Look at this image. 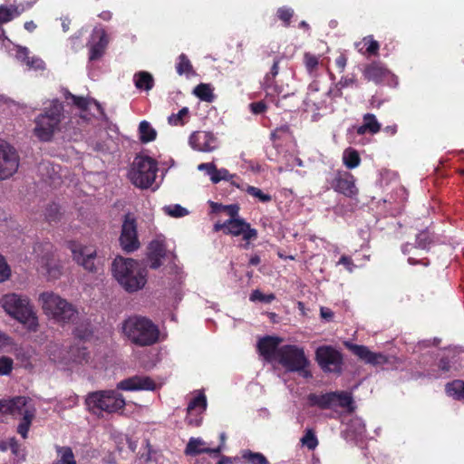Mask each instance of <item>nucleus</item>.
<instances>
[{
    "mask_svg": "<svg viewBox=\"0 0 464 464\" xmlns=\"http://www.w3.org/2000/svg\"><path fill=\"white\" fill-rule=\"evenodd\" d=\"M111 273L119 285L127 292L142 289L147 283V269L139 261L117 256L111 264Z\"/></svg>",
    "mask_w": 464,
    "mask_h": 464,
    "instance_id": "1",
    "label": "nucleus"
},
{
    "mask_svg": "<svg viewBox=\"0 0 464 464\" xmlns=\"http://www.w3.org/2000/svg\"><path fill=\"white\" fill-rule=\"evenodd\" d=\"M4 311L19 322L28 332L36 333L39 320L33 304L26 295L15 293L6 294L0 299Z\"/></svg>",
    "mask_w": 464,
    "mask_h": 464,
    "instance_id": "2",
    "label": "nucleus"
},
{
    "mask_svg": "<svg viewBox=\"0 0 464 464\" xmlns=\"http://www.w3.org/2000/svg\"><path fill=\"white\" fill-rule=\"evenodd\" d=\"M124 335L139 346L152 345L159 340L158 326L149 318L143 316H130L122 324Z\"/></svg>",
    "mask_w": 464,
    "mask_h": 464,
    "instance_id": "3",
    "label": "nucleus"
},
{
    "mask_svg": "<svg viewBox=\"0 0 464 464\" xmlns=\"http://www.w3.org/2000/svg\"><path fill=\"white\" fill-rule=\"evenodd\" d=\"M63 118V103L57 99L51 101L34 119V135L42 141L51 140L54 133L61 130Z\"/></svg>",
    "mask_w": 464,
    "mask_h": 464,
    "instance_id": "4",
    "label": "nucleus"
},
{
    "mask_svg": "<svg viewBox=\"0 0 464 464\" xmlns=\"http://www.w3.org/2000/svg\"><path fill=\"white\" fill-rule=\"evenodd\" d=\"M39 301L44 314L58 323H74L78 317L76 308L66 299L53 292L42 293Z\"/></svg>",
    "mask_w": 464,
    "mask_h": 464,
    "instance_id": "5",
    "label": "nucleus"
},
{
    "mask_svg": "<svg viewBox=\"0 0 464 464\" xmlns=\"http://www.w3.org/2000/svg\"><path fill=\"white\" fill-rule=\"evenodd\" d=\"M90 411L97 414L101 411L115 413L122 411L126 401L122 394L115 390H105L91 392L85 400Z\"/></svg>",
    "mask_w": 464,
    "mask_h": 464,
    "instance_id": "6",
    "label": "nucleus"
},
{
    "mask_svg": "<svg viewBox=\"0 0 464 464\" xmlns=\"http://www.w3.org/2000/svg\"><path fill=\"white\" fill-rule=\"evenodd\" d=\"M158 163L148 156H137L129 170L128 177L130 182L137 188H151L156 180Z\"/></svg>",
    "mask_w": 464,
    "mask_h": 464,
    "instance_id": "7",
    "label": "nucleus"
},
{
    "mask_svg": "<svg viewBox=\"0 0 464 464\" xmlns=\"http://www.w3.org/2000/svg\"><path fill=\"white\" fill-rule=\"evenodd\" d=\"M276 361L289 372H299L303 377L309 378L311 372L306 370L309 362L304 349L296 345H284L276 353Z\"/></svg>",
    "mask_w": 464,
    "mask_h": 464,
    "instance_id": "8",
    "label": "nucleus"
},
{
    "mask_svg": "<svg viewBox=\"0 0 464 464\" xmlns=\"http://www.w3.org/2000/svg\"><path fill=\"white\" fill-rule=\"evenodd\" d=\"M309 403L313 406H318L321 409L336 410L343 408L348 411L354 410L352 395L346 392H334L324 394L312 393L308 396Z\"/></svg>",
    "mask_w": 464,
    "mask_h": 464,
    "instance_id": "9",
    "label": "nucleus"
},
{
    "mask_svg": "<svg viewBox=\"0 0 464 464\" xmlns=\"http://www.w3.org/2000/svg\"><path fill=\"white\" fill-rule=\"evenodd\" d=\"M319 91H320V84L317 81H313L307 88V93L304 100V104L307 109H315V110H322V109H330L333 111V108L330 104H328L326 99H335L339 98L343 95V89L339 88V85L334 83L330 89L323 94L324 97V99L319 97Z\"/></svg>",
    "mask_w": 464,
    "mask_h": 464,
    "instance_id": "10",
    "label": "nucleus"
},
{
    "mask_svg": "<svg viewBox=\"0 0 464 464\" xmlns=\"http://www.w3.org/2000/svg\"><path fill=\"white\" fill-rule=\"evenodd\" d=\"M315 360L324 372L341 373L343 355L334 347L323 345L315 351Z\"/></svg>",
    "mask_w": 464,
    "mask_h": 464,
    "instance_id": "11",
    "label": "nucleus"
},
{
    "mask_svg": "<svg viewBox=\"0 0 464 464\" xmlns=\"http://www.w3.org/2000/svg\"><path fill=\"white\" fill-rule=\"evenodd\" d=\"M16 150L7 141L0 139V179L12 177L19 168Z\"/></svg>",
    "mask_w": 464,
    "mask_h": 464,
    "instance_id": "12",
    "label": "nucleus"
},
{
    "mask_svg": "<svg viewBox=\"0 0 464 464\" xmlns=\"http://www.w3.org/2000/svg\"><path fill=\"white\" fill-rule=\"evenodd\" d=\"M219 230H224L226 234L235 237L242 235L243 239L247 243L257 237L256 229L252 228L249 223L240 218H229L223 223H216L214 225V231L218 232Z\"/></svg>",
    "mask_w": 464,
    "mask_h": 464,
    "instance_id": "13",
    "label": "nucleus"
},
{
    "mask_svg": "<svg viewBox=\"0 0 464 464\" xmlns=\"http://www.w3.org/2000/svg\"><path fill=\"white\" fill-rule=\"evenodd\" d=\"M119 240L122 250L127 253L134 252L140 247L137 223L135 218L130 214L125 215Z\"/></svg>",
    "mask_w": 464,
    "mask_h": 464,
    "instance_id": "14",
    "label": "nucleus"
},
{
    "mask_svg": "<svg viewBox=\"0 0 464 464\" xmlns=\"http://www.w3.org/2000/svg\"><path fill=\"white\" fill-rule=\"evenodd\" d=\"M69 248L72 251L73 260L90 272L97 270L95 265L96 249L91 246H83L77 242H71Z\"/></svg>",
    "mask_w": 464,
    "mask_h": 464,
    "instance_id": "15",
    "label": "nucleus"
},
{
    "mask_svg": "<svg viewBox=\"0 0 464 464\" xmlns=\"http://www.w3.org/2000/svg\"><path fill=\"white\" fill-rule=\"evenodd\" d=\"M355 178L348 171H337L331 181L334 191L347 198H356L359 190L355 185Z\"/></svg>",
    "mask_w": 464,
    "mask_h": 464,
    "instance_id": "16",
    "label": "nucleus"
},
{
    "mask_svg": "<svg viewBox=\"0 0 464 464\" xmlns=\"http://www.w3.org/2000/svg\"><path fill=\"white\" fill-rule=\"evenodd\" d=\"M189 146L198 151L211 152L218 149L217 137L209 131L198 130L190 134L188 138Z\"/></svg>",
    "mask_w": 464,
    "mask_h": 464,
    "instance_id": "17",
    "label": "nucleus"
},
{
    "mask_svg": "<svg viewBox=\"0 0 464 464\" xmlns=\"http://www.w3.org/2000/svg\"><path fill=\"white\" fill-rule=\"evenodd\" d=\"M108 43L109 39L105 30L101 27H95L87 44L90 49L89 59L91 61L100 59L103 55Z\"/></svg>",
    "mask_w": 464,
    "mask_h": 464,
    "instance_id": "18",
    "label": "nucleus"
},
{
    "mask_svg": "<svg viewBox=\"0 0 464 464\" xmlns=\"http://www.w3.org/2000/svg\"><path fill=\"white\" fill-rule=\"evenodd\" d=\"M116 387L126 392L154 391L156 383L148 376L135 375L119 382Z\"/></svg>",
    "mask_w": 464,
    "mask_h": 464,
    "instance_id": "19",
    "label": "nucleus"
},
{
    "mask_svg": "<svg viewBox=\"0 0 464 464\" xmlns=\"http://www.w3.org/2000/svg\"><path fill=\"white\" fill-rule=\"evenodd\" d=\"M207 408V398L203 392H198L188 404L186 418L189 425L199 426L201 418L198 417Z\"/></svg>",
    "mask_w": 464,
    "mask_h": 464,
    "instance_id": "20",
    "label": "nucleus"
},
{
    "mask_svg": "<svg viewBox=\"0 0 464 464\" xmlns=\"http://www.w3.org/2000/svg\"><path fill=\"white\" fill-rule=\"evenodd\" d=\"M15 50V58L24 64L28 70L44 71L45 69V63L38 56H30L28 48L14 45Z\"/></svg>",
    "mask_w": 464,
    "mask_h": 464,
    "instance_id": "21",
    "label": "nucleus"
},
{
    "mask_svg": "<svg viewBox=\"0 0 464 464\" xmlns=\"http://www.w3.org/2000/svg\"><path fill=\"white\" fill-rule=\"evenodd\" d=\"M350 349L355 355L367 363L380 365L387 362V358L384 354L381 353H373L364 345L352 344L350 345Z\"/></svg>",
    "mask_w": 464,
    "mask_h": 464,
    "instance_id": "22",
    "label": "nucleus"
},
{
    "mask_svg": "<svg viewBox=\"0 0 464 464\" xmlns=\"http://www.w3.org/2000/svg\"><path fill=\"white\" fill-rule=\"evenodd\" d=\"M50 246L46 247V253L38 260V270L46 274L50 278L55 279L61 275V266L49 251Z\"/></svg>",
    "mask_w": 464,
    "mask_h": 464,
    "instance_id": "23",
    "label": "nucleus"
},
{
    "mask_svg": "<svg viewBox=\"0 0 464 464\" xmlns=\"http://www.w3.org/2000/svg\"><path fill=\"white\" fill-rule=\"evenodd\" d=\"M0 350L14 354L17 359L26 360L28 357L24 347L18 344L12 336L0 330Z\"/></svg>",
    "mask_w": 464,
    "mask_h": 464,
    "instance_id": "24",
    "label": "nucleus"
},
{
    "mask_svg": "<svg viewBox=\"0 0 464 464\" xmlns=\"http://www.w3.org/2000/svg\"><path fill=\"white\" fill-rule=\"evenodd\" d=\"M281 339L266 336L259 340L257 348L260 354L267 361H276V353L279 349Z\"/></svg>",
    "mask_w": 464,
    "mask_h": 464,
    "instance_id": "25",
    "label": "nucleus"
},
{
    "mask_svg": "<svg viewBox=\"0 0 464 464\" xmlns=\"http://www.w3.org/2000/svg\"><path fill=\"white\" fill-rule=\"evenodd\" d=\"M390 72L380 63H372L367 65L363 71V76L366 80L380 83L384 81Z\"/></svg>",
    "mask_w": 464,
    "mask_h": 464,
    "instance_id": "26",
    "label": "nucleus"
},
{
    "mask_svg": "<svg viewBox=\"0 0 464 464\" xmlns=\"http://www.w3.org/2000/svg\"><path fill=\"white\" fill-rule=\"evenodd\" d=\"M220 451L221 446H218L216 449L208 448L206 447V442L200 438H190L185 449V453L191 456L200 453L219 454Z\"/></svg>",
    "mask_w": 464,
    "mask_h": 464,
    "instance_id": "27",
    "label": "nucleus"
},
{
    "mask_svg": "<svg viewBox=\"0 0 464 464\" xmlns=\"http://www.w3.org/2000/svg\"><path fill=\"white\" fill-rule=\"evenodd\" d=\"M166 249L164 244L160 239L152 240L149 245L150 266L157 269L161 266V258L165 256Z\"/></svg>",
    "mask_w": 464,
    "mask_h": 464,
    "instance_id": "28",
    "label": "nucleus"
},
{
    "mask_svg": "<svg viewBox=\"0 0 464 464\" xmlns=\"http://www.w3.org/2000/svg\"><path fill=\"white\" fill-rule=\"evenodd\" d=\"M65 99L66 100L70 99L72 101V102L78 109L81 110L82 112H84L87 110H91L92 107H94L99 113H101L102 115L103 114L101 105L96 101H94L92 99H87V98L81 97V96H75L68 92H66V93H65Z\"/></svg>",
    "mask_w": 464,
    "mask_h": 464,
    "instance_id": "29",
    "label": "nucleus"
},
{
    "mask_svg": "<svg viewBox=\"0 0 464 464\" xmlns=\"http://www.w3.org/2000/svg\"><path fill=\"white\" fill-rule=\"evenodd\" d=\"M32 4L26 3L25 5L21 4L19 5H0V23H7L13 18L20 15L23 12L29 9Z\"/></svg>",
    "mask_w": 464,
    "mask_h": 464,
    "instance_id": "30",
    "label": "nucleus"
},
{
    "mask_svg": "<svg viewBox=\"0 0 464 464\" xmlns=\"http://www.w3.org/2000/svg\"><path fill=\"white\" fill-rule=\"evenodd\" d=\"M133 82L138 90L149 92L154 86L153 76L145 71H140L133 75Z\"/></svg>",
    "mask_w": 464,
    "mask_h": 464,
    "instance_id": "31",
    "label": "nucleus"
},
{
    "mask_svg": "<svg viewBox=\"0 0 464 464\" xmlns=\"http://www.w3.org/2000/svg\"><path fill=\"white\" fill-rule=\"evenodd\" d=\"M365 423L361 418H353L347 424V434L353 440L362 439L365 434Z\"/></svg>",
    "mask_w": 464,
    "mask_h": 464,
    "instance_id": "32",
    "label": "nucleus"
},
{
    "mask_svg": "<svg viewBox=\"0 0 464 464\" xmlns=\"http://www.w3.org/2000/svg\"><path fill=\"white\" fill-rule=\"evenodd\" d=\"M381 129V124L378 122L374 114L366 113L363 116V123L358 128L359 134L370 132L372 134L377 133Z\"/></svg>",
    "mask_w": 464,
    "mask_h": 464,
    "instance_id": "33",
    "label": "nucleus"
},
{
    "mask_svg": "<svg viewBox=\"0 0 464 464\" xmlns=\"http://www.w3.org/2000/svg\"><path fill=\"white\" fill-rule=\"evenodd\" d=\"M457 361V351L454 349H449L444 352V354L440 361L439 366L443 372H450L452 369L456 370Z\"/></svg>",
    "mask_w": 464,
    "mask_h": 464,
    "instance_id": "34",
    "label": "nucleus"
},
{
    "mask_svg": "<svg viewBox=\"0 0 464 464\" xmlns=\"http://www.w3.org/2000/svg\"><path fill=\"white\" fill-rule=\"evenodd\" d=\"M57 459L52 464H76L74 454L70 447H56Z\"/></svg>",
    "mask_w": 464,
    "mask_h": 464,
    "instance_id": "35",
    "label": "nucleus"
},
{
    "mask_svg": "<svg viewBox=\"0 0 464 464\" xmlns=\"http://www.w3.org/2000/svg\"><path fill=\"white\" fill-rule=\"evenodd\" d=\"M278 60H276L271 67L270 72H268L264 78V89L266 90L267 94H273L276 92V86L274 85V79L278 74L279 66Z\"/></svg>",
    "mask_w": 464,
    "mask_h": 464,
    "instance_id": "36",
    "label": "nucleus"
},
{
    "mask_svg": "<svg viewBox=\"0 0 464 464\" xmlns=\"http://www.w3.org/2000/svg\"><path fill=\"white\" fill-rule=\"evenodd\" d=\"M176 71L179 75H186V77H188V78L195 75L193 66H192L189 59L188 58V56L184 53H181L178 57V61L176 63Z\"/></svg>",
    "mask_w": 464,
    "mask_h": 464,
    "instance_id": "37",
    "label": "nucleus"
},
{
    "mask_svg": "<svg viewBox=\"0 0 464 464\" xmlns=\"http://www.w3.org/2000/svg\"><path fill=\"white\" fill-rule=\"evenodd\" d=\"M446 393L457 400L464 401V382L455 380L449 382L445 387Z\"/></svg>",
    "mask_w": 464,
    "mask_h": 464,
    "instance_id": "38",
    "label": "nucleus"
},
{
    "mask_svg": "<svg viewBox=\"0 0 464 464\" xmlns=\"http://www.w3.org/2000/svg\"><path fill=\"white\" fill-rule=\"evenodd\" d=\"M140 140L143 143H148L156 139L157 131L150 122L142 121L139 125Z\"/></svg>",
    "mask_w": 464,
    "mask_h": 464,
    "instance_id": "39",
    "label": "nucleus"
},
{
    "mask_svg": "<svg viewBox=\"0 0 464 464\" xmlns=\"http://www.w3.org/2000/svg\"><path fill=\"white\" fill-rule=\"evenodd\" d=\"M343 162L347 169H352L360 165L361 159L354 149L348 148L343 153Z\"/></svg>",
    "mask_w": 464,
    "mask_h": 464,
    "instance_id": "40",
    "label": "nucleus"
},
{
    "mask_svg": "<svg viewBox=\"0 0 464 464\" xmlns=\"http://www.w3.org/2000/svg\"><path fill=\"white\" fill-rule=\"evenodd\" d=\"M193 93L204 102H211L214 100L213 89L207 83H200L197 85Z\"/></svg>",
    "mask_w": 464,
    "mask_h": 464,
    "instance_id": "41",
    "label": "nucleus"
},
{
    "mask_svg": "<svg viewBox=\"0 0 464 464\" xmlns=\"http://www.w3.org/2000/svg\"><path fill=\"white\" fill-rule=\"evenodd\" d=\"M189 119V110L183 107L178 113H172L168 117V122L172 126H183Z\"/></svg>",
    "mask_w": 464,
    "mask_h": 464,
    "instance_id": "42",
    "label": "nucleus"
},
{
    "mask_svg": "<svg viewBox=\"0 0 464 464\" xmlns=\"http://www.w3.org/2000/svg\"><path fill=\"white\" fill-rule=\"evenodd\" d=\"M163 212L172 218H183L188 214V210L179 204L168 205L162 208Z\"/></svg>",
    "mask_w": 464,
    "mask_h": 464,
    "instance_id": "43",
    "label": "nucleus"
},
{
    "mask_svg": "<svg viewBox=\"0 0 464 464\" xmlns=\"http://www.w3.org/2000/svg\"><path fill=\"white\" fill-rule=\"evenodd\" d=\"M242 458L251 464H270L267 459L259 452H253L251 450H244Z\"/></svg>",
    "mask_w": 464,
    "mask_h": 464,
    "instance_id": "44",
    "label": "nucleus"
},
{
    "mask_svg": "<svg viewBox=\"0 0 464 464\" xmlns=\"http://www.w3.org/2000/svg\"><path fill=\"white\" fill-rule=\"evenodd\" d=\"M362 44H363V45L366 46L365 53L369 54H376L378 53L380 47L379 44L377 41L373 40L372 36L364 37L362 42L356 44V48L361 53H362V48L360 47Z\"/></svg>",
    "mask_w": 464,
    "mask_h": 464,
    "instance_id": "45",
    "label": "nucleus"
},
{
    "mask_svg": "<svg viewBox=\"0 0 464 464\" xmlns=\"http://www.w3.org/2000/svg\"><path fill=\"white\" fill-rule=\"evenodd\" d=\"M304 63L308 73L314 76L319 64L318 57L310 53H305L304 55Z\"/></svg>",
    "mask_w": 464,
    "mask_h": 464,
    "instance_id": "46",
    "label": "nucleus"
},
{
    "mask_svg": "<svg viewBox=\"0 0 464 464\" xmlns=\"http://www.w3.org/2000/svg\"><path fill=\"white\" fill-rule=\"evenodd\" d=\"M233 178H235V175L230 174L227 169L222 168L218 169L216 168L210 178V180L214 184H217L221 180L230 181Z\"/></svg>",
    "mask_w": 464,
    "mask_h": 464,
    "instance_id": "47",
    "label": "nucleus"
},
{
    "mask_svg": "<svg viewBox=\"0 0 464 464\" xmlns=\"http://www.w3.org/2000/svg\"><path fill=\"white\" fill-rule=\"evenodd\" d=\"M431 242L430 233L427 230L420 232L416 236L415 247L420 249H427Z\"/></svg>",
    "mask_w": 464,
    "mask_h": 464,
    "instance_id": "48",
    "label": "nucleus"
},
{
    "mask_svg": "<svg viewBox=\"0 0 464 464\" xmlns=\"http://www.w3.org/2000/svg\"><path fill=\"white\" fill-rule=\"evenodd\" d=\"M249 195L258 198L261 202H268L271 200V196L264 193L260 188L253 186L246 185L244 188Z\"/></svg>",
    "mask_w": 464,
    "mask_h": 464,
    "instance_id": "49",
    "label": "nucleus"
},
{
    "mask_svg": "<svg viewBox=\"0 0 464 464\" xmlns=\"http://www.w3.org/2000/svg\"><path fill=\"white\" fill-rule=\"evenodd\" d=\"M275 298L276 297L273 294L264 295L261 291H259L257 289L254 290L252 292V294L250 295V300L252 302L259 301L262 303L268 304V303H271Z\"/></svg>",
    "mask_w": 464,
    "mask_h": 464,
    "instance_id": "50",
    "label": "nucleus"
},
{
    "mask_svg": "<svg viewBox=\"0 0 464 464\" xmlns=\"http://www.w3.org/2000/svg\"><path fill=\"white\" fill-rule=\"evenodd\" d=\"M13 360L10 357H0V376L8 375L13 370Z\"/></svg>",
    "mask_w": 464,
    "mask_h": 464,
    "instance_id": "51",
    "label": "nucleus"
},
{
    "mask_svg": "<svg viewBox=\"0 0 464 464\" xmlns=\"http://www.w3.org/2000/svg\"><path fill=\"white\" fill-rule=\"evenodd\" d=\"M303 445L306 446L309 450H314L318 445V440L315 435L308 430L305 435L301 439Z\"/></svg>",
    "mask_w": 464,
    "mask_h": 464,
    "instance_id": "52",
    "label": "nucleus"
},
{
    "mask_svg": "<svg viewBox=\"0 0 464 464\" xmlns=\"http://www.w3.org/2000/svg\"><path fill=\"white\" fill-rule=\"evenodd\" d=\"M294 11L289 7H281L277 10V16L280 20L285 22V25H289L290 20L293 17Z\"/></svg>",
    "mask_w": 464,
    "mask_h": 464,
    "instance_id": "53",
    "label": "nucleus"
},
{
    "mask_svg": "<svg viewBox=\"0 0 464 464\" xmlns=\"http://www.w3.org/2000/svg\"><path fill=\"white\" fill-rule=\"evenodd\" d=\"M216 165L213 163V162H208V163H201L198 166V169L200 170V171H205L206 174L209 177V179L211 178L215 169H216Z\"/></svg>",
    "mask_w": 464,
    "mask_h": 464,
    "instance_id": "54",
    "label": "nucleus"
},
{
    "mask_svg": "<svg viewBox=\"0 0 464 464\" xmlns=\"http://www.w3.org/2000/svg\"><path fill=\"white\" fill-rule=\"evenodd\" d=\"M224 208V211H226L227 213V215L230 217V218H237V215H238V210H239V208L237 205L236 204H233V205H227V206H225L223 207Z\"/></svg>",
    "mask_w": 464,
    "mask_h": 464,
    "instance_id": "55",
    "label": "nucleus"
},
{
    "mask_svg": "<svg viewBox=\"0 0 464 464\" xmlns=\"http://www.w3.org/2000/svg\"><path fill=\"white\" fill-rule=\"evenodd\" d=\"M266 104L262 102H253L250 104L251 111L254 114H260L266 111Z\"/></svg>",
    "mask_w": 464,
    "mask_h": 464,
    "instance_id": "56",
    "label": "nucleus"
},
{
    "mask_svg": "<svg viewBox=\"0 0 464 464\" xmlns=\"http://www.w3.org/2000/svg\"><path fill=\"white\" fill-rule=\"evenodd\" d=\"M320 314L322 319H324L326 322H331L334 319L333 311L327 307H321Z\"/></svg>",
    "mask_w": 464,
    "mask_h": 464,
    "instance_id": "57",
    "label": "nucleus"
},
{
    "mask_svg": "<svg viewBox=\"0 0 464 464\" xmlns=\"http://www.w3.org/2000/svg\"><path fill=\"white\" fill-rule=\"evenodd\" d=\"M3 271L4 274H5V276L1 280V282H4L5 280H6L9 276H10V269L7 266V264L5 263V259L3 258V256H0V272Z\"/></svg>",
    "mask_w": 464,
    "mask_h": 464,
    "instance_id": "58",
    "label": "nucleus"
},
{
    "mask_svg": "<svg viewBox=\"0 0 464 464\" xmlns=\"http://www.w3.org/2000/svg\"><path fill=\"white\" fill-rule=\"evenodd\" d=\"M339 265H343L347 270H349L350 272L353 271V261L352 259L349 257V256H343L339 262H338Z\"/></svg>",
    "mask_w": 464,
    "mask_h": 464,
    "instance_id": "59",
    "label": "nucleus"
},
{
    "mask_svg": "<svg viewBox=\"0 0 464 464\" xmlns=\"http://www.w3.org/2000/svg\"><path fill=\"white\" fill-rule=\"evenodd\" d=\"M46 217L49 221H55L56 220V214L58 213V208L56 205L51 206L50 209L47 210Z\"/></svg>",
    "mask_w": 464,
    "mask_h": 464,
    "instance_id": "60",
    "label": "nucleus"
},
{
    "mask_svg": "<svg viewBox=\"0 0 464 464\" xmlns=\"http://www.w3.org/2000/svg\"><path fill=\"white\" fill-rule=\"evenodd\" d=\"M353 82L354 80L353 78L342 77L337 84L339 85V88L343 89L352 85Z\"/></svg>",
    "mask_w": 464,
    "mask_h": 464,
    "instance_id": "61",
    "label": "nucleus"
},
{
    "mask_svg": "<svg viewBox=\"0 0 464 464\" xmlns=\"http://www.w3.org/2000/svg\"><path fill=\"white\" fill-rule=\"evenodd\" d=\"M346 63H347V59L344 55H340L336 61H335V63L336 65L341 69V70H343L345 68V65H346Z\"/></svg>",
    "mask_w": 464,
    "mask_h": 464,
    "instance_id": "62",
    "label": "nucleus"
},
{
    "mask_svg": "<svg viewBox=\"0 0 464 464\" xmlns=\"http://www.w3.org/2000/svg\"><path fill=\"white\" fill-rule=\"evenodd\" d=\"M71 21L68 18L62 19V27L63 32H67L70 28Z\"/></svg>",
    "mask_w": 464,
    "mask_h": 464,
    "instance_id": "63",
    "label": "nucleus"
},
{
    "mask_svg": "<svg viewBox=\"0 0 464 464\" xmlns=\"http://www.w3.org/2000/svg\"><path fill=\"white\" fill-rule=\"evenodd\" d=\"M24 28L28 32H33L36 28V24L33 21H29L24 24Z\"/></svg>",
    "mask_w": 464,
    "mask_h": 464,
    "instance_id": "64",
    "label": "nucleus"
}]
</instances>
